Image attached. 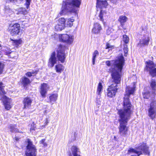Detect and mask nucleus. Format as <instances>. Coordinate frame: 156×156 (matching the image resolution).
I'll return each instance as SVG.
<instances>
[{
    "label": "nucleus",
    "mask_w": 156,
    "mask_h": 156,
    "mask_svg": "<svg viewBox=\"0 0 156 156\" xmlns=\"http://www.w3.org/2000/svg\"><path fill=\"white\" fill-rule=\"evenodd\" d=\"M20 27L18 23H15L10 27L9 31L12 36H16L20 34Z\"/></svg>",
    "instance_id": "11"
},
{
    "label": "nucleus",
    "mask_w": 156,
    "mask_h": 156,
    "mask_svg": "<svg viewBox=\"0 0 156 156\" xmlns=\"http://www.w3.org/2000/svg\"><path fill=\"white\" fill-rule=\"evenodd\" d=\"M4 86L2 83H0V99L3 102L5 108L7 110H9L11 107V100L4 95L6 92L4 90Z\"/></svg>",
    "instance_id": "5"
},
{
    "label": "nucleus",
    "mask_w": 156,
    "mask_h": 156,
    "mask_svg": "<svg viewBox=\"0 0 156 156\" xmlns=\"http://www.w3.org/2000/svg\"><path fill=\"white\" fill-rule=\"evenodd\" d=\"M101 25L98 23H95L92 30V32L94 34H98L101 30Z\"/></svg>",
    "instance_id": "18"
},
{
    "label": "nucleus",
    "mask_w": 156,
    "mask_h": 156,
    "mask_svg": "<svg viewBox=\"0 0 156 156\" xmlns=\"http://www.w3.org/2000/svg\"><path fill=\"white\" fill-rule=\"evenodd\" d=\"M13 41V45L16 48L20 47L23 43V40L21 39L15 40H12Z\"/></svg>",
    "instance_id": "22"
},
{
    "label": "nucleus",
    "mask_w": 156,
    "mask_h": 156,
    "mask_svg": "<svg viewBox=\"0 0 156 156\" xmlns=\"http://www.w3.org/2000/svg\"><path fill=\"white\" fill-rule=\"evenodd\" d=\"M74 21V20L73 19H68L67 22V24L70 27H71L73 25V22Z\"/></svg>",
    "instance_id": "33"
},
{
    "label": "nucleus",
    "mask_w": 156,
    "mask_h": 156,
    "mask_svg": "<svg viewBox=\"0 0 156 156\" xmlns=\"http://www.w3.org/2000/svg\"><path fill=\"white\" fill-rule=\"evenodd\" d=\"M57 57L58 60L61 62L63 63L66 58L64 47L60 44L57 50Z\"/></svg>",
    "instance_id": "9"
},
{
    "label": "nucleus",
    "mask_w": 156,
    "mask_h": 156,
    "mask_svg": "<svg viewBox=\"0 0 156 156\" xmlns=\"http://www.w3.org/2000/svg\"><path fill=\"white\" fill-rule=\"evenodd\" d=\"M65 19L63 18H61L58 20V23L61 24H65L66 22Z\"/></svg>",
    "instance_id": "35"
},
{
    "label": "nucleus",
    "mask_w": 156,
    "mask_h": 156,
    "mask_svg": "<svg viewBox=\"0 0 156 156\" xmlns=\"http://www.w3.org/2000/svg\"><path fill=\"white\" fill-rule=\"evenodd\" d=\"M134 90V87H127L126 94L124 98V109L119 110L118 111V113L119 115L118 121L120 123L119 134L122 136H125L127 133L126 125L128 122L130 118L132 113V111L131 110V104L129 101V98L130 94H133Z\"/></svg>",
    "instance_id": "1"
},
{
    "label": "nucleus",
    "mask_w": 156,
    "mask_h": 156,
    "mask_svg": "<svg viewBox=\"0 0 156 156\" xmlns=\"http://www.w3.org/2000/svg\"><path fill=\"white\" fill-rule=\"evenodd\" d=\"M28 144L25 152L26 156H36V150L35 146L32 144L30 140H27Z\"/></svg>",
    "instance_id": "8"
},
{
    "label": "nucleus",
    "mask_w": 156,
    "mask_h": 156,
    "mask_svg": "<svg viewBox=\"0 0 156 156\" xmlns=\"http://www.w3.org/2000/svg\"><path fill=\"white\" fill-rule=\"evenodd\" d=\"M24 105V108H29L31 106L32 102L31 99L29 97H26L24 98L23 101Z\"/></svg>",
    "instance_id": "17"
},
{
    "label": "nucleus",
    "mask_w": 156,
    "mask_h": 156,
    "mask_svg": "<svg viewBox=\"0 0 156 156\" xmlns=\"http://www.w3.org/2000/svg\"><path fill=\"white\" fill-rule=\"evenodd\" d=\"M149 38L147 36L144 35L140 40L138 45L140 47L147 45L149 44Z\"/></svg>",
    "instance_id": "14"
},
{
    "label": "nucleus",
    "mask_w": 156,
    "mask_h": 156,
    "mask_svg": "<svg viewBox=\"0 0 156 156\" xmlns=\"http://www.w3.org/2000/svg\"><path fill=\"white\" fill-rule=\"evenodd\" d=\"M45 139H44L41 140L40 141V143L42 145V147H45L47 146V143L45 142Z\"/></svg>",
    "instance_id": "34"
},
{
    "label": "nucleus",
    "mask_w": 156,
    "mask_h": 156,
    "mask_svg": "<svg viewBox=\"0 0 156 156\" xmlns=\"http://www.w3.org/2000/svg\"><path fill=\"white\" fill-rule=\"evenodd\" d=\"M16 127L15 125L11 124L9 126L8 128L11 132H18V130Z\"/></svg>",
    "instance_id": "26"
},
{
    "label": "nucleus",
    "mask_w": 156,
    "mask_h": 156,
    "mask_svg": "<svg viewBox=\"0 0 156 156\" xmlns=\"http://www.w3.org/2000/svg\"><path fill=\"white\" fill-rule=\"evenodd\" d=\"M108 30H107V33H108Z\"/></svg>",
    "instance_id": "45"
},
{
    "label": "nucleus",
    "mask_w": 156,
    "mask_h": 156,
    "mask_svg": "<svg viewBox=\"0 0 156 156\" xmlns=\"http://www.w3.org/2000/svg\"><path fill=\"white\" fill-rule=\"evenodd\" d=\"M8 51H7L5 52L6 55L9 54L11 53V52H10V50L8 49Z\"/></svg>",
    "instance_id": "40"
},
{
    "label": "nucleus",
    "mask_w": 156,
    "mask_h": 156,
    "mask_svg": "<svg viewBox=\"0 0 156 156\" xmlns=\"http://www.w3.org/2000/svg\"><path fill=\"white\" fill-rule=\"evenodd\" d=\"M2 48V47L1 45L0 44V50Z\"/></svg>",
    "instance_id": "43"
},
{
    "label": "nucleus",
    "mask_w": 156,
    "mask_h": 156,
    "mask_svg": "<svg viewBox=\"0 0 156 156\" xmlns=\"http://www.w3.org/2000/svg\"><path fill=\"white\" fill-rule=\"evenodd\" d=\"M149 147L145 143L142 142L139 144L135 148H130L128 151V154H133L131 156H139L141 154H144L149 155L150 152L148 150Z\"/></svg>",
    "instance_id": "4"
},
{
    "label": "nucleus",
    "mask_w": 156,
    "mask_h": 156,
    "mask_svg": "<svg viewBox=\"0 0 156 156\" xmlns=\"http://www.w3.org/2000/svg\"><path fill=\"white\" fill-rule=\"evenodd\" d=\"M145 70L149 71L150 74L153 77L156 76V64L152 61L149 60L146 62Z\"/></svg>",
    "instance_id": "7"
},
{
    "label": "nucleus",
    "mask_w": 156,
    "mask_h": 156,
    "mask_svg": "<svg viewBox=\"0 0 156 156\" xmlns=\"http://www.w3.org/2000/svg\"><path fill=\"white\" fill-rule=\"evenodd\" d=\"M151 95L152 97L154 96V93L153 94L152 92H151L150 91H147L143 93V96L144 98L148 99L149 98Z\"/></svg>",
    "instance_id": "29"
},
{
    "label": "nucleus",
    "mask_w": 156,
    "mask_h": 156,
    "mask_svg": "<svg viewBox=\"0 0 156 156\" xmlns=\"http://www.w3.org/2000/svg\"><path fill=\"white\" fill-rule=\"evenodd\" d=\"M99 55V52L97 50H96L94 51L93 54L92 58V64L94 65L95 64V58L97 56Z\"/></svg>",
    "instance_id": "31"
},
{
    "label": "nucleus",
    "mask_w": 156,
    "mask_h": 156,
    "mask_svg": "<svg viewBox=\"0 0 156 156\" xmlns=\"http://www.w3.org/2000/svg\"><path fill=\"white\" fill-rule=\"evenodd\" d=\"M148 115L153 119L156 116V103L155 101H152L150 104L148 109Z\"/></svg>",
    "instance_id": "10"
},
{
    "label": "nucleus",
    "mask_w": 156,
    "mask_h": 156,
    "mask_svg": "<svg viewBox=\"0 0 156 156\" xmlns=\"http://www.w3.org/2000/svg\"><path fill=\"white\" fill-rule=\"evenodd\" d=\"M103 87L102 84L101 83H99L98 88L97 90V94L98 95H100L101 93V92L102 89Z\"/></svg>",
    "instance_id": "32"
},
{
    "label": "nucleus",
    "mask_w": 156,
    "mask_h": 156,
    "mask_svg": "<svg viewBox=\"0 0 156 156\" xmlns=\"http://www.w3.org/2000/svg\"><path fill=\"white\" fill-rule=\"evenodd\" d=\"M150 86L152 89V93L154 94L156 89V82L155 80L152 79L150 83Z\"/></svg>",
    "instance_id": "28"
},
{
    "label": "nucleus",
    "mask_w": 156,
    "mask_h": 156,
    "mask_svg": "<svg viewBox=\"0 0 156 156\" xmlns=\"http://www.w3.org/2000/svg\"><path fill=\"white\" fill-rule=\"evenodd\" d=\"M1 52L0 51V55H1Z\"/></svg>",
    "instance_id": "46"
},
{
    "label": "nucleus",
    "mask_w": 156,
    "mask_h": 156,
    "mask_svg": "<svg viewBox=\"0 0 156 156\" xmlns=\"http://www.w3.org/2000/svg\"><path fill=\"white\" fill-rule=\"evenodd\" d=\"M21 81V83L24 87L27 86L30 83V80L28 78L25 76L22 78Z\"/></svg>",
    "instance_id": "21"
},
{
    "label": "nucleus",
    "mask_w": 156,
    "mask_h": 156,
    "mask_svg": "<svg viewBox=\"0 0 156 156\" xmlns=\"http://www.w3.org/2000/svg\"><path fill=\"white\" fill-rule=\"evenodd\" d=\"M48 89V87L47 84L44 83L41 85L40 93L43 98L46 97V94L47 93Z\"/></svg>",
    "instance_id": "19"
},
{
    "label": "nucleus",
    "mask_w": 156,
    "mask_h": 156,
    "mask_svg": "<svg viewBox=\"0 0 156 156\" xmlns=\"http://www.w3.org/2000/svg\"><path fill=\"white\" fill-rule=\"evenodd\" d=\"M108 4L106 1L97 0V5L100 8L105 7Z\"/></svg>",
    "instance_id": "23"
},
{
    "label": "nucleus",
    "mask_w": 156,
    "mask_h": 156,
    "mask_svg": "<svg viewBox=\"0 0 156 156\" xmlns=\"http://www.w3.org/2000/svg\"><path fill=\"white\" fill-rule=\"evenodd\" d=\"M123 41L125 44L124 45V47L123 50L124 51V55L125 56H126L127 52H128V48L127 44L128 43L129 41V38L126 35H124L123 36Z\"/></svg>",
    "instance_id": "15"
},
{
    "label": "nucleus",
    "mask_w": 156,
    "mask_h": 156,
    "mask_svg": "<svg viewBox=\"0 0 156 156\" xmlns=\"http://www.w3.org/2000/svg\"><path fill=\"white\" fill-rule=\"evenodd\" d=\"M34 73L32 72H29L26 73V75L29 76L30 77L32 76H33V74Z\"/></svg>",
    "instance_id": "38"
},
{
    "label": "nucleus",
    "mask_w": 156,
    "mask_h": 156,
    "mask_svg": "<svg viewBox=\"0 0 156 156\" xmlns=\"http://www.w3.org/2000/svg\"><path fill=\"white\" fill-rule=\"evenodd\" d=\"M65 24H61L58 23L55 27V29L58 31H61L64 29Z\"/></svg>",
    "instance_id": "30"
},
{
    "label": "nucleus",
    "mask_w": 156,
    "mask_h": 156,
    "mask_svg": "<svg viewBox=\"0 0 156 156\" xmlns=\"http://www.w3.org/2000/svg\"><path fill=\"white\" fill-rule=\"evenodd\" d=\"M49 117H46V121L44 123V125H42L41 126V129H43L45 127V126L47 125L48 123L49 122L48 120V119H49Z\"/></svg>",
    "instance_id": "36"
},
{
    "label": "nucleus",
    "mask_w": 156,
    "mask_h": 156,
    "mask_svg": "<svg viewBox=\"0 0 156 156\" xmlns=\"http://www.w3.org/2000/svg\"><path fill=\"white\" fill-rule=\"evenodd\" d=\"M74 37L72 35H69L67 34H61L59 36V39L60 41L65 42L70 44L73 42Z\"/></svg>",
    "instance_id": "12"
},
{
    "label": "nucleus",
    "mask_w": 156,
    "mask_h": 156,
    "mask_svg": "<svg viewBox=\"0 0 156 156\" xmlns=\"http://www.w3.org/2000/svg\"><path fill=\"white\" fill-rule=\"evenodd\" d=\"M124 63V59L122 54L119 56L117 59L111 61H107L106 64L108 66L112 64L109 70L111 73L112 78L116 82L119 81L122 76V70Z\"/></svg>",
    "instance_id": "2"
},
{
    "label": "nucleus",
    "mask_w": 156,
    "mask_h": 156,
    "mask_svg": "<svg viewBox=\"0 0 156 156\" xmlns=\"http://www.w3.org/2000/svg\"><path fill=\"white\" fill-rule=\"evenodd\" d=\"M127 19L128 18L126 16H119L118 20L120 22L121 25L122 27L124 25V23L127 21Z\"/></svg>",
    "instance_id": "20"
},
{
    "label": "nucleus",
    "mask_w": 156,
    "mask_h": 156,
    "mask_svg": "<svg viewBox=\"0 0 156 156\" xmlns=\"http://www.w3.org/2000/svg\"><path fill=\"white\" fill-rule=\"evenodd\" d=\"M15 140H16V141H18V140H19V138H18V137H16L15 138Z\"/></svg>",
    "instance_id": "42"
},
{
    "label": "nucleus",
    "mask_w": 156,
    "mask_h": 156,
    "mask_svg": "<svg viewBox=\"0 0 156 156\" xmlns=\"http://www.w3.org/2000/svg\"><path fill=\"white\" fill-rule=\"evenodd\" d=\"M55 55V52H53L52 53L51 57L49 58L48 65L51 67H53L54 64L56 63L57 60Z\"/></svg>",
    "instance_id": "16"
},
{
    "label": "nucleus",
    "mask_w": 156,
    "mask_h": 156,
    "mask_svg": "<svg viewBox=\"0 0 156 156\" xmlns=\"http://www.w3.org/2000/svg\"><path fill=\"white\" fill-rule=\"evenodd\" d=\"M58 97V94H51L49 97L50 103L53 104V103L57 100Z\"/></svg>",
    "instance_id": "24"
},
{
    "label": "nucleus",
    "mask_w": 156,
    "mask_h": 156,
    "mask_svg": "<svg viewBox=\"0 0 156 156\" xmlns=\"http://www.w3.org/2000/svg\"><path fill=\"white\" fill-rule=\"evenodd\" d=\"M4 9L5 13L7 15L10 16L13 13V11L9 8V6H5Z\"/></svg>",
    "instance_id": "27"
},
{
    "label": "nucleus",
    "mask_w": 156,
    "mask_h": 156,
    "mask_svg": "<svg viewBox=\"0 0 156 156\" xmlns=\"http://www.w3.org/2000/svg\"><path fill=\"white\" fill-rule=\"evenodd\" d=\"M1 124H2L1 121V120L0 119V125H1Z\"/></svg>",
    "instance_id": "44"
},
{
    "label": "nucleus",
    "mask_w": 156,
    "mask_h": 156,
    "mask_svg": "<svg viewBox=\"0 0 156 156\" xmlns=\"http://www.w3.org/2000/svg\"><path fill=\"white\" fill-rule=\"evenodd\" d=\"M64 66L61 64H58L55 66V69L57 73H61L64 69Z\"/></svg>",
    "instance_id": "25"
},
{
    "label": "nucleus",
    "mask_w": 156,
    "mask_h": 156,
    "mask_svg": "<svg viewBox=\"0 0 156 156\" xmlns=\"http://www.w3.org/2000/svg\"><path fill=\"white\" fill-rule=\"evenodd\" d=\"M49 112V111H48L47 110H45L44 111V114H47V113H48V112Z\"/></svg>",
    "instance_id": "41"
},
{
    "label": "nucleus",
    "mask_w": 156,
    "mask_h": 156,
    "mask_svg": "<svg viewBox=\"0 0 156 156\" xmlns=\"http://www.w3.org/2000/svg\"><path fill=\"white\" fill-rule=\"evenodd\" d=\"M80 2V0H72L71 2L68 0L63 2L62 10L60 12V15H65L69 12L76 13L77 8L79 7Z\"/></svg>",
    "instance_id": "3"
},
{
    "label": "nucleus",
    "mask_w": 156,
    "mask_h": 156,
    "mask_svg": "<svg viewBox=\"0 0 156 156\" xmlns=\"http://www.w3.org/2000/svg\"><path fill=\"white\" fill-rule=\"evenodd\" d=\"M112 46H111L109 44L107 43L106 44V49L111 48Z\"/></svg>",
    "instance_id": "39"
},
{
    "label": "nucleus",
    "mask_w": 156,
    "mask_h": 156,
    "mask_svg": "<svg viewBox=\"0 0 156 156\" xmlns=\"http://www.w3.org/2000/svg\"><path fill=\"white\" fill-rule=\"evenodd\" d=\"M121 78L120 77L119 81L116 82L112 78L111 80L109 81L111 85L108 88L107 95L110 97H112L115 96V93L117 90V84L120 83Z\"/></svg>",
    "instance_id": "6"
},
{
    "label": "nucleus",
    "mask_w": 156,
    "mask_h": 156,
    "mask_svg": "<svg viewBox=\"0 0 156 156\" xmlns=\"http://www.w3.org/2000/svg\"><path fill=\"white\" fill-rule=\"evenodd\" d=\"M109 14V13L108 9H101L98 15V19L103 22L104 20L108 18Z\"/></svg>",
    "instance_id": "13"
},
{
    "label": "nucleus",
    "mask_w": 156,
    "mask_h": 156,
    "mask_svg": "<svg viewBox=\"0 0 156 156\" xmlns=\"http://www.w3.org/2000/svg\"><path fill=\"white\" fill-rule=\"evenodd\" d=\"M4 68V65L3 63L0 62V74L2 73Z\"/></svg>",
    "instance_id": "37"
}]
</instances>
